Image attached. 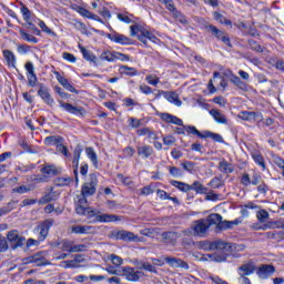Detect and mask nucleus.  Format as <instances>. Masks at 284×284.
<instances>
[{
	"instance_id": "obj_1",
	"label": "nucleus",
	"mask_w": 284,
	"mask_h": 284,
	"mask_svg": "<svg viewBox=\"0 0 284 284\" xmlns=\"http://www.w3.org/2000/svg\"><path fill=\"white\" fill-rule=\"evenodd\" d=\"M131 37H136L143 43V45L148 47V40L152 43H159V38L150 32L148 29L143 28L142 26L134 24L130 27Z\"/></svg>"
},
{
	"instance_id": "obj_2",
	"label": "nucleus",
	"mask_w": 284,
	"mask_h": 284,
	"mask_svg": "<svg viewBox=\"0 0 284 284\" xmlns=\"http://www.w3.org/2000/svg\"><path fill=\"white\" fill-rule=\"evenodd\" d=\"M203 250H224V252H240L243 247L239 244H232L227 242H223L222 240H216L209 244H204Z\"/></svg>"
},
{
	"instance_id": "obj_3",
	"label": "nucleus",
	"mask_w": 284,
	"mask_h": 284,
	"mask_svg": "<svg viewBox=\"0 0 284 284\" xmlns=\"http://www.w3.org/2000/svg\"><path fill=\"white\" fill-rule=\"evenodd\" d=\"M206 223L209 227H212V225H216L217 230H231L232 225H234V222L230 221H223V216L219 213H212L206 217Z\"/></svg>"
},
{
	"instance_id": "obj_4",
	"label": "nucleus",
	"mask_w": 284,
	"mask_h": 284,
	"mask_svg": "<svg viewBox=\"0 0 284 284\" xmlns=\"http://www.w3.org/2000/svg\"><path fill=\"white\" fill-rule=\"evenodd\" d=\"M98 185L99 179L94 173H91L88 182H85L81 187V194H83V196H94V194H97Z\"/></svg>"
},
{
	"instance_id": "obj_5",
	"label": "nucleus",
	"mask_w": 284,
	"mask_h": 284,
	"mask_svg": "<svg viewBox=\"0 0 284 284\" xmlns=\"http://www.w3.org/2000/svg\"><path fill=\"white\" fill-rule=\"evenodd\" d=\"M50 227H52V220H44L40 222L33 230L38 241L43 242L50 234Z\"/></svg>"
},
{
	"instance_id": "obj_6",
	"label": "nucleus",
	"mask_w": 284,
	"mask_h": 284,
	"mask_svg": "<svg viewBox=\"0 0 284 284\" xmlns=\"http://www.w3.org/2000/svg\"><path fill=\"white\" fill-rule=\"evenodd\" d=\"M205 30H207V32H210L214 38H216L217 41H223L225 45H229V48H232L230 36H227L225 31L220 30L214 24H206Z\"/></svg>"
},
{
	"instance_id": "obj_7",
	"label": "nucleus",
	"mask_w": 284,
	"mask_h": 284,
	"mask_svg": "<svg viewBox=\"0 0 284 284\" xmlns=\"http://www.w3.org/2000/svg\"><path fill=\"white\" fill-rule=\"evenodd\" d=\"M7 239L10 243L11 250H18L26 245V239L19 234V231L12 230L7 234Z\"/></svg>"
},
{
	"instance_id": "obj_8",
	"label": "nucleus",
	"mask_w": 284,
	"mask_h": 284,
	"mask_svg": "<svg viewBox=\"0 0 284 284\" xmlns=\"http://www.w3.org/2000/svg\"><path fill=\"white\" fill-rule=\"evenodd\" d=\"M75 213L80 216H85V214H94V211H90V207H88V195H83V193H81L78 196Z\"/></svg>"
},
{
	"instance_id": "obj_9",
	"label": "nucleus",
	"mask_w": 284,
	"mask_h": 284,
	"mask_svg": "<svg viewBox=\"0 0 284 284\" xmlns=\"http://www.w3.org/2000/svg\"><path fill=\"white\" fill-rule=\"evenodd\" d=\"M195 236H205L210 230V225L205 219L194 221L191 225Z\"/></svg>"
},
{
	"instance_id": "obj_10",
	"label": "nucleus",
	"mask_w": 284,
	"mask_h": 284,
	"mask_svg": "<svg viewBox=\"0 0 284 284\" xmlns=\"http://www.w3.org/2000/svg\"><path fill=\"white\" fill-rule=\"evenodd\" d=\"M141 274H143V272L134 271L133 267H130V266L122 267V276H125L126 281H131L132 283H136L138 281H140Z\"/></svg>"
},
{
	"instance_id": "obj_11",
	"label": "nucleus",
	"mask_w": 284,
	"mask_h": 284,
	"mask_svg": "<svg viewBox=\"0 0 284 284\" xmlns=\"http://www.w3.org/2000/svg\"><path fill=\"white\" fill-rule=\"evenodd\" d=\"M38 97L42 99L47 105H54V99L50 94V89H48L45 85L40 84L39 90H38Z\"/></svg>"
},
{
	"instance_id": "obj_12",
	"label": "nucleus",
	"mask_w": 284,
	"mask_h": 284,
	"mask_svg": "<svg viewBox=\"0 0 284 284\" xmlns=\"http://www.w3.org/2000/svg\"><path fill=\"white\" fill-rule=\"evenodd\" d=\"M73 10L78 12V14H81V17H84L85 19H92L93 21H99V23H103V20L94 13H92L90 10L81 7V6H74Z\"/></svg>"
},
{
	"instance_id": "obj_13",
	"label": "nucleus",
	"mask_w": 284,
	"mask_h": 284,
	"mask_svg": "<svg viewBox=\"0 0 284 284\" xmlns=\"http://www.w3.org/2000/svg\"><path fill=\"white\" fill-rule=\"evenodd\" d=\"M24 68L28 72V83L31 88H36L37 87V73H34V64H32V62H27L24 64Z\"/></svg>"
},
{
	"instance_id": "obj_14",
	"label": "nucleus",
	"mask_w": 284,
	"mask_h": 284,
	"mask_svg": "<svg viewBox=\"0 0 284 284\" xmlns=\"http://www.w3.org/2000/svg\"><path fill=\"white\" fill-rule=\"evenodd\" d=\"M237 272L241 277L252 276V274L256 272V265L253 262H248L240 266Z\"/></svg>"
},
{
	"instance_id": "obj_15",
	"label": "nucleus",
	"mask_w": 284,
	"mask_h": 284,
	"mask_svg": "<svg viewBox=\"0 0 284 284\" xmlns=\"http://www.w3.org/2000/svg\"><path fill=\"white\" fill-rule=\"evenodd\" d=\"M239 118L242 119V121H256L257 123L263 121V114L252 111H242Z\"/></svg>"
},
{
	"instance_id": "obj_16",
	"label": "nucleus",
	"mask_w": 284,
	"mask_h": 284,
	"mask_svg": "<svg viewBox=\"0 0 284 284\" xmlns=\"http://www.w3.org/2000/svg\"><path fill=\"white\" fill-rule=\"evenodd\" d=\"M165 263L170 265V267H181L182 270H190V264L187 262L176 258V257H164Z\"/></svg>"
},
{
	"instance_id": "obj_17",
	"label": "nucleus",
	"mask_w": 284,
	"mask_h": 284,
	"mask_svg": "<svg viewBox=\"0 0 284 284\" xmlns=\"http://www.w3.org/2000/svg\"><path fill=\"white\" fill-rule=\"evenodd\" d=\"M27 263H34L37 267H41L43 265H50V262L43 257L41 253L33 254L27 258Z\"/></svg>"
},
{
	"instance_id": "obj_18",
	"label": "nucleus",
	"mask_w": 284,
	"mask_h": 284,
	"mask_svg": "<svg viewBox=\"0 0 284 284\" xmlns=\"http://www.w3.org/2000/svg\"><path fill=\"white\" fill-rule=\"evenodd\" d=\"M73 234H94L97 230L90 225H74L71 227Z\"/></svg>"
},
{
	"instance_id": "obj_19",
	"label": "nucleus",
	"mask_w": 284,
	"mask_h": 284,
	"mask_svg": "<svg viewBox=\"0 0 284 284\" xmlns=\"http://www.w3.org/2000/svg\"><path fill=\"white\" fill-rule=\"evenodd\" d=\"M164 99H166V101H169V103H173L174 105H176L178 108H181V105H183V102L181 101V99H179V94L174 91H166V92H162Z\"/></svg>"
},
{
	"instance_id": "obj_20",
	"label": "nucleus",
	"mask_w": 284,
	"mask_h": 284,
	"mask_svg": "<svg viewBox=\"0 0 284 284\" xmlns=\"http://www.w3.org/2000/svg\"><path fill=\"white\" fill-rule=\"evenodd\" d=\"M274 272H276L274 265L263 264L262 266H260L257 271V276L260 278H270V275L273 274Z\"/></svg>"
},
{
	"instance_id": "obj_21",
	"label": "nucleus",
	"mask_w": 284,
	"mask_h": 284,
	"mask_svg": "<svg viewBox=\"0 0 284 284\" xmlns=\"http://www.w3.org/2000/svg\"><path fill=\"white\" fill-rule=\"evenodd\" d=\"M162 239L165 243H170L171 245H176V241L181 239V234L174 231H169L162 233Z\"/></svg>"
},
{
	"instance_id": "obj_22",
	"label": "nucleus",
	"mask_w": 284,
	"mask_h": 284,
	"mask_svg": "<svg viewBox=\"0 0 284 284\" xmlns=\"http://www.w3.org/2000/svg\"><path fill=\"white\" fill-rule=\"evenodd\" d=\"M109 39H111L114 43H120V45H132V39L121 34V33H115L109 36Z\"/></svg>"
},
{
	"instance_id": "obj_23",
	"label": "nucleus",
	"mask_w": 284,
	"mask_h": 284,
	"mask_svg": "<svg viewBox=\"0 0 284 284\" xmlns=\"http://www.w3.org/2000/svg\"><path fill=\"white\" fill-rule=\"evenodd\" d=\"M160 118L162 119V121H164L165 123H173V125H180V126H184L183 125V120H181L180 118H178L176 115H172L170 113H161Z\"/></svg>"
},
{
	"instance_id": "obj_24",
	"label": "nucleus",
	"mask_w": 284,
	"mask_h": 284,
	"mask_svg": "<svg viewBox=\"0 0 284 284\" xmlns=\"http://www.w3.org/2000/svg\"><path fill=\"white\" fill-rule=\"evenodd\" d=\"M115 239L118 241H136V239H139V236L134 235V233L130 232V231H118L115 234Z\"/></svg>"
},
{
	"instance_id": "obj_25",
	"label": "nucleus",
	"mask_w": 284,
	"mask_h": 284,
	"mask_svg": "<svg viewBox=\"0 0 284 284\" xmlns=\"http://www.w3.org/2000/svg\"><path fill=\"white\" fill-rule=\"evenodd\" d=\"M217 169L220 172H222V174H232V172H234V164L227 162L225 159H222L219 162Z\"/></svg>"
},
{
	"instance_id": "obj_26",
	"label": "nucleus",
	"mask_w": 284,
	"mask_h": 284,
	"mask_svg": "<svg viewBox=\"0 0 284 284\" xmlns=\"http://www.w3.org/2000/svg\"><path fill=\"white\" fill-rule=\"evenodd\" d=\"M138 136H148L150 141H156L159 139V135H156V132L150 128H142L136 131Z\"/></svg>"
},
{
	"instance_id": "obj_27",
	"label": "nucleus",
	"mask_w": 284,
	"mask_h": 284,
	"mask_svg": "<svg viewBox=\"0 0 284 284\" xmlns=\"http://www.w3.org/2000/svg\"><path fill=\"white\" fill-rule=\"evenodd\" d=\"M2 54L7 61V65L9 68H17V57L14 55V52L6 49L2 51Z\"/></svg>"
},
{
	"instance_id": "obj_28",
	"label": "nucleus",
	"mask_w": 284,
	"mask_h": 284,
	"mask_svg": "<svg viewBox=\"0 0 284 284\" xmlns=\"http://www.w3.org/2000/svg\"><path fill=\"white\" fill-rule=\"evenodd\" d=\"M210 114L211 116H213L214 121H216V123H220L222 125H227V118L225 116V114L221 113V111L216 110V109H212L210 110Z\"/></svg>"
},
{
	"instance_id": "obj_29",
	"label": "nucleus",
	"mask_w": 284,
	"mask_h": 284,
	"mask_svg": "<svg viewBox=\"0 0 284 284\" xmlns=\"http://www.w3.org/2000/svg\"><path fill=\"white\" fill-rule=\"evenodd\" d=\"M79 50L82 53L83 59H85V61H90V63H94V65H97V55H94V53H92L90 50L85 49L81 44H79Z\"/></svg>"
},
{
	"instance_id": "obj_30",
	"label": "nucleus",
	"mask_w": 284,
	"mask_h": 284,
	"mask_svg": "<svg viewBox=\"0 0 284 284\" xmlns=\"http://www.w3.org/2000/svg\"><path fill=\"white\" fill-rule=\"evenodd\" d=\"M138 154L143 156V159H150L154 154V149L150 145L138 146Z\"/></svg>"
},
{
	"instance_id": "obj_31",
	"label": "nucleus",
	"mask_w": 284,
	"mask_h": 284,
	"mask_svg": "<svg viewBox=\"0 0 284 284\" xmlns=\"http://www.w3.org/2000/svg\"><path fill=\"white\" fill-rule=\"evenodd\" d=\"M97 221L100 223H114V221H121V217L114 214H101L97 216Z\"/></svg>"
},
{
	"instance_id": "obj_32",
	"label": "nucleus",
	"mask_w": 284,
	"mask_h": 284,
	"mask_svg": "<svg viewBox=\"0 0 284 284\" xmlns=\"http://www.w3.org/2000/svg\"><path fill=\"white\" fill-rule=\"evenodd\" d=\"M116 51L106 50L101 53L100 59L101 61H108L109 63H114L116 61Z\"/></svg>"
},
{
	"instance_id": "obj_33",
	"label": "nucleus",
	"mask_w": 284,
	"mask_h": 284,
	"mask_svg": "<svg viewBox=\"0 0 284 284\" xmlns=\"http://www.w3.org/2000/svg\"><path fill=\"white\" fill-rule=\"evenodd\" d=\"M60 105H61V108H63V110H65L70 114H81V111L83 110V109H79L68 102H62V101L60 102Z\"/></svg>"
},
{
	"instance_id": "obj_34",
	"label": "nucleus",
	"mask_w": 284,
	"mask_h": 284,
	"mask_svg": "<svg viewBox=\"0 0 284 284\" xmlns=\"http://www.w3.org/2000/svg\"><path fill=\"white\" fill-rule=\"evenodd\" d=\"M120 74H125V77H136L139 71L132 67L122 65L119 69Z\"/></svg>"
},
{
	"instance_id": "obj_35",
	"label": "nucleus",
	"mask_w": 284,
	"mask_h": 284,
	"mask_svg": "<svg viewBox=\"0 0 284 284\" xmlns=\"http://www.w3.org/2000/svg\"><path fill=\"white\" fill-rule=\"evenodd\" d=\"M202 139H212L213 141H215V143H223L224 141L221 134L214 133L212 131H204Z\"/></svg>"
},
{
	"instance_id": "obj_36",
	"label": "nucleus",
	"mask_w": 284,
	"mask_h": 284,
	"mask_svg": "<svg viewBox=\"0 0 284 284\" xmlns=\"http://www.w3.org/2000/svg\"><path fill=\"white\" fill-rule=\"evenodd\" d=\"M85 153L88 159H90V161L93 163V166L99 168V158L97 156V152H94V149L89 146L85 149Z\"/></svg>"
},
{
	"instance_id": "obj_37",
	"label": "nucleus",
	"mask_w": 284,
	"mask_h": 284,
	"mask_svg": "<svg viewBox=\"0 0 284 284\" xmlns=\"http://www.w3.org/2000/svg\"><path fill=\"white\" fill-rule=\"evenodd\" d=\"M171 185L180 190V192H190V190H192V186L190 184L185 182H179L176 180L171 181Z\"/></svg>"
},
{
	"instance_id": "obj_38",
	"label": "nucleus",
	"mask_w": 284,
	"mask_h": 284,
	"mask_svg": "<svg viewBox=\"0 0 284 284\" xmlns=\"http://www.w3.org/2000/svg\"><path fill=\"white\" fill-rule=\"evenodd\" d=\"M60 143H63V138L60 135H50L44 139L45 145H58Z\"/></svg>"
},
{
	"instance_id": "obj_39",
	"label": "nucleus",
	"mask_w": 284,
	"mask_h": 284,
	"mask_svg": "<svg viewBox=\"0 0 284 284\" xmlns=\"http://www.w3.org/2000/svg\"><path fill=\"white\" fill-rule=\"evenodd\" d=\"M213 19L222 26H232V21L230 19H226L225 16H223L222 13H219V11L213 12Z\"/></svg>"
},
{
	"instance_id": "obj_40",
	"label": "nucleus",
	"mask_w": 284,
	"mask_h": 284,
	"mask_svg": "<svg viewBox=\"0 0 284 284\" xmlns=\"http://www.w3.org/2000/svg\"><path fill=\"white\" fill-rule=\"evenodd\" d=\"M20 12L26 21V23H29L32 19V11H30V9L23 4V2L20 3Z\"/></svg>"
},
{
	"instance_id": "obj_41",
	"label": "nucleus",
	"mask_w": 284,
	"mask_h": 284,
	"mask_svg": "<svg viewBox=\"0 0 284 284\" xmlns=\"http://www.w3.org/2000/svg\"><path fill=\"white\" fill-rule=\"evenodd\" d=\"M73 245H74V241L65 239L61 241L60 250L62 252H69V254H72Z\"/></svg>"
},
{
	"instance_id": "obj_42",
	"label": "nucleus",
	"mask_w": 284,
	"mask_h": 284,
	"mask_svg": "<svg viewBox=\"0 0 284 284\" xmlns=\"http://www.w3.org/2000/svg\"><path fill=\"white\" fill-rule=\"evenodd\" d=\"M209 258L211 261H214L215 263H225L227 261V254L225 253H214V254H207Z\"/></svg>"
},
{
	"instance_id": "obj_43",
	"label": "nucleus",
	"mask_w": 284,
	"mask_h": 284,
	"mask_svg": "<svg viewBox=\"0 0 284 284\" xmlns=\"http://www.w3.org/2000/svg\"><path fill=\"white\" fill-rule=\"evenodd\" d=\"M73 179L70 176H62V178H57L54 183L55 185H58L59 187H63L65 185H70L71 183H73Z\"/></svg>"
},
{
	"instance_id": "obj_44",
	"label": "nucleus",
	"mask_w": 284,
	"mask_h": 284,
	"mask_svg": "<svg viewBox=\"0 0 284 284\" xmlns=\"http://www.w3.org/2000/svg\"><path fill=\"white\" fill-rule=\"evenodd\" d=\"M191 190H194L196 194H207V187L202 185L199 181L193 182Z\"/></svg>"
},
{
	"instance_id": "obj_45",
	"label": "nucleus",
	"mask_w": 284,
	"mask_h": 284,
	"mask_svg": "<svg viewBox=\"0 0 284 284\" xmlns=\"http://www.w3.org/2000/svg\"><path fill=\"white\" fill-rule=\"evenodd\" d=\"M252 159L254 160L256 165H260V168L265 170V168H266L265 166V159H263V155H261V153H258V152L252 153Z\"/></svg>"
},
{
	"instance_id": "obj_46",
	"label": "nucleus",
	"mask_w": 284,
	"mask_h": 284,
	"mask_svg": "<svg viewBox=\"0 0 284 284\" xmlns=\"http://www.w3.org/2000/svg\"><path fill=\"white\" fill-rule=\"evenodd\" d=\"M20 37L21 39H23L24 41H28L29 43H39V39H37V37L24 32L23 30H20Z\"/></svg>"
},
{
	"instance_id": "obj_47",
	"label": "nucleus",
	"mask_w": 284,
	"mask_h": 284,
	"mask_svg": "<svg viewBox=\"0 0 284 284\" xmlns=\"http://www.w3.org/2000/svg\"><path fill=\"white\" fill-rule=\"evenodd\" d=\"M172 17L174 19H176V21H179L180 23H182V26H187V17H185L184 14H182L181 11H179L178 9L172 13Z\"/></svg>"
},
{
	"instance_id": "obj_48",
	"label": "nucleus",
	"mask_w": 284,
	"mask_h": 284,
	"mask_svg": "<svg viewBox=\"0 0 284 284\" xmlns=\"http://www.w3.org/2000/svg\"><path fill=\"white\" fill-rule=\"evenodd\" d=\"M17 205V202L11 201L7 204V206H3L0 209V216H4V214H10L12 210H14V206Z\"/></svg>"
},
{
	"instance_id": "obj_49",
	"label": "nucleus",
	"mask_w": 284,
	"mask_h": 284,
	"mask_svg": "<svg viewBox=\"0 0 284 284\" xmlns=\"http://www.w3.org/2000/svg\"><path fill=\"white\" fill-rule=\"evenodd\" d=\"M60 267H64V270H77L81 267V265L74 264L73 260H70V261H62L60 263Z\"/></svg>"
},
{
	"instance_id": "obj_50",
	"label": "nucleus",
	"mask_w": 284,
	"mask_h": 284,
	"mask_svg": "<svg viewBox=\"0 0 284 284\" xmlns=\"http://www.w3.org/2000/svg\"><path fill=\"white\" fill-rule=\"evenodd\" d=\"M42 174H48V176H57V166L45 165L41 169Z\"/></svg>"
},
{
	"instance_id": "obj_51",
	"label": "nucleus",
	"mask_w": 284,
	"mask_h": 284,
	"mask_svg": "<svg viewBox=\"0 0 284 284\" xmlns=\"http://www.w3.org/2000/svg\"><path fill=\"white\" fill-rule=\"evenodd\" d=\"M183 128L189 134H194L195 136H199V139H203V133H201L196 126L184 125Z\"/></svg>"
},
{
	"instance_id": "obj_52",
	"label": "nucleus",
	"mask_w": 284,
	"mask_h": 284,
	"mask_svg": "<svg viewBox=\"0 0 284 284\" xmlns=\"http://www.w3.org/2000/svg\"><path fill=\"white\" fill-rule=\"evenodd\" d=\"M231 83H233L234 85L240 88V90H246L247 89V84H245V82H243L241 80V78H239L237 75L232 78Z\"/></svg>"
},
{
	"instance_id": "obj_53",
	"label": "nucleus",
	"mask_w": 284,
	"mask_h": 284,
	"mask_svg": "<svg viewBox=\"0 0 284 284\" xmlns=\"http://www.w3.org/2000/svg\"><path fill=\"white\" fill-rule=\"evenodd\" d=\"M256 219L260 223H265V220L270 219V213L266 210H260L256 213Z\"/></svg>"
},
{
	"instance_id": "obj_54",
	"label": "nucleus",
	"mask_w": 284,
	"mask_h": 284,
	"mask_svg": "<svg viewBox=\"0 0 284 284\" xmlns=\"http://www.w3.org/2000/svg\"><path fill=\"white\" fill-rule=\"evenodd\" d=\"M171 176H174V179H179L181 176H183V171L176 166H169L168 168Z\"/></svg>"
},
{
	"instance_id": "obj_55",
	"label": "nucleus",
	"mask_w": 284,
	"mask_h": 284,
	"mask_svg": "<svg viewBox=\"0 0 284 284\" xmlns=\"http://www.w3.org/2000/svg\"><path fill=\"white\" fill-rule=\"evenodd\" d=\"M278 229V224L276 223V221H273V222H268L266 224H264L263 226H254V230H276Z\"/></svg>"
},
{
	"instance_id": "obj_56",
	"label": "nucleus",
	"mask_w": 284,
	"mask_h": 284,
	"mask_svg": "<svg viewBox=\"0 0 284 284\" xmlns=\"http://www.w3.org/2000/svg\"><path fill=\"white\" fill-rule=\"evenodd\" d=\"M209 185L213 189V190H219V187H223V180H221V178H213L211 180V182L209 183Z\"/></svg>"
},
{
	"instance_id": "obj_57",
	"label": "nucleus",
	"mask_w": 284,
	"mask_h": 284,
	"mask_svg": "<svg viewBox=\"0 0 284 284\" xmlns=\"http://www.w3.org/2000/svg\"><path fill=\"white\" fill-rule=\"evenodd\" d=\"M139 270H145L146 272H151L152 274H156V267L149 262H144L139 266Z\"/></svg>"
},
{
	"instance_id": "obj_58",
	"label": "nucleus",
	"mask_w": 284,
	"mask_h": 284,
	"mask_svg": "<svg viewBox=\"0 0 284 284\" xmlns=\"http://www.w3.org/2000/svg\"><path fill=\"white\" fill-rule=\"evenodd\" d=\"M183 170H185V172H190L192 174V172H194V165H196V163L194 162H190V161H184L181 163Z\"/></svg>"
},
{
	"instance_id": "obj_59",
	"label": "nucleus",
	"mask_w": 284,
	"mask_h": 284,
	"mask_svg": "<svg viewBox=\"0 0 284 284\" xmlns=\"http://www.w3.org/2000/svg\"><path fill=\"white\" fill-rule=\"evenodd\" d=\"M109 260L111 261V263H113L114 265H116V267L123 265V258H121V256L115 255V254H111L109 256Z\"/></svg>"
},
{
	"instance_id": "obj_60",
	"label": "nucleus",
	"mask_w": 284,
	"mask_h": 284,
	"mask_svg": "<svg viewBox=\"0 0 284 284\" xmlns=\"http://www.w3.org/2000/svg\"><path fill=\"white\" fill-rule=\"evenodd\" d=\"M106 272L112 274L113 276H123V267L122 268H114V266L106 267Z\"/></svg>"
},
{
	"instance_id": "obj_61",
	"label": "nucleus",
	"mask_w": 284,
	"mask_h": 284,
	"mask_svg": "<svg viewBox=\"0 0 284 284\" xmlns=\"http://www.w3.org/2000/svg\"><path fill=\"white\" fill-rule=\"evenodd\" d=\"M248 45L251 50H254V52H263V47H261V44L255 40H248Z\"/></svg>"
},
{
	"instance_id": "obj_62",
	"label": "nucleus",
	"mask_w": 284,
	"mask_h": 284,
	"mask_svg": "<svg viewBox=\"0 0 284 284\" xmlns=\"http://www.w3.org/2000/svg\"><path fill=\"white\" fill-rule=\"evenodd\" d=\"M162 3L165 4L166 10H169V12H171L172 14L176 12V7L174 6L173 0H164L162 1Z\"/></svg>"
},
{
	"instance_id": "obj_63",
	"label": "nucleus",
	"mask_w": 284,
	"mask_h": 284,
	"mask_svg": "<svg viewBox=\"0 0 284 284\" xmlns=\"http://www.w3.org/2000/svg\"><path fill=\"white\" fill-rule=\"evenodd\" d=\"M77 252H88V245H85V244H74V241H73L72 254H74Z\"/></svg>"
},
{
	"instance_id": "obj_64",
	"label": "nucleus",
	"mask_w": 284,
	"mask_h": 284,
	"mask_svg": "<svg viewBox=\"0 0 284 284\" xmlns=\"http://www.w3.org/2000/svg\"><path fill=\"white\" fill-rule=\"evenodd\" d=\"M145 81H146V83H149V85L156 87V85H159L160 80H159V78H156V75L150 74V75H146Z\"/></svg>"
}]
</instances>
